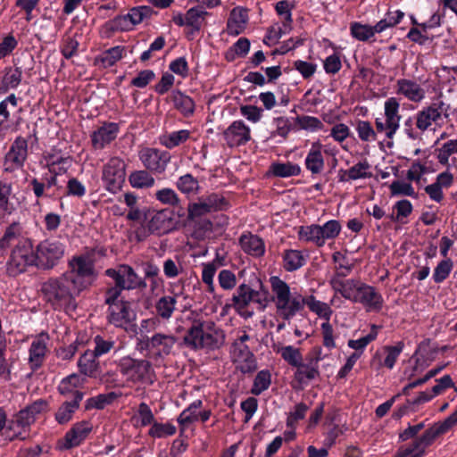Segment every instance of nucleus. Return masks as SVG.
Returning a JSON list of instances; mask_svg holds the SVG:
<instances>
[{"label":"nucleus","mask_w":457,"mask_h":457,"mask_svg":"<svg viewBox=\"0 0 457 457\" xmlns=\"http://www.w3.org/2000/svg\"><path fill=\"white\" fill-rule=\"evenodd\" d=\"M97 275L95 253L88 251L69 260L68 270L46 281L42 292L55 310L71 314L77 309L76 297L94 284Z\"/></svg>","instance_id":"f257e3e1"},{"label":"nucleus","mask_w":457,"mask_h":457,"mask_svg":"<svg viewBox=\"0 0 457 457\" xmlns=\"http://www.w3.org/2000/svg\"><path fill=\"white\" fill-rule=\"evenodd\" d=\"M270 286V301L273 303L277 315L284 320H292L305 307V296L294 291L280 277L271 276L269 279Z\"/></svg>","instance_id":"f03ea898"},{"label":"nucleus","mask_w":457,"mask_h":457,"mask_svg":"<svg viewBox=\"0 0 457 457\" xmlns=\"http://www.w3.org/2000/svg\"><path fill=\"white\" fill-rule=\"evenodd\" d=\"M185 345L193 349L209 351L220 348L225 343L223 329L214 321L195 320L184 337Z\"/></svg>","instance_id":"7ed1b4c3"},{"label":"nucleus","mask_w":457,"mask_h":457,"mask_svg":"<svg viewBox=\"0 0 457 457\" xmlns=\"http://www.w3.org/2000/svg\"><path fill=\"white\" fill-rule=\"evenodd\" d=\"M37 268L36 248L28 238H21L13 247L7 262V273L15 277L27 270L29 267Z\"/></svg>","instance_id":"20e7f679"},{"label":"nucleus","mask_w":457,"mask_h":457,"mask_svg":"<svg viewBox=\"0 0 457 457\" xmlns=\"http://www.w3.org/2000/svg\"><path fill=\"white\" fill-rule=\"evenodd\" d=\"M119 368L127 381L143 384H153L154 381V370L147 360L123 357L120 360Z\"/></svg>","instance_id":"39448f33"},{"label":"nucleus","mask_w":457,"mask_h":457,"mask_svg":"<svg viewBox=\"0 0 457 457\" xmlns=\"http://www.w3.org/2000/svg\"><path fill=\"white\" fill-rule=\"evenodd\" d=\"M400 101L391 96L384 103V112L375 119V126L378 133L392 139L400 129Z\"/></svg>","instance_id":"423d86ee"},{"label":"nucleus","mask_w":457,"mask_h":457,"mask_svg":"<svg viewBox=\"0 0 457 457\" xmlns=\"http://www.w3.org/2000/svg\"><path fill=\"white\" fill-rule=\"evenodd\" d=\"M232 305L237 311L245 310L251 303L257 305V309L264 311L269 303L268 292L262 283L259 288H253L245 283L238 286L232 298Z\"/></svg>","instance_id":"0eeeda50"},{"label":"nucleus","mask_w":457,"mask_h":457,"mask_svg":"<svg viewBox=\"0 0 457 457\" xmlns=\"http://www.w3.org/2000/svg\"><path fill=\"white\" fill-rule=\"evenodd\" d=\"M37 256V269L52 270L63 258L66 245L58 239L46 238L40 241L36 246Z\"/></svg>","instance_id":"6e6552de"},{"label":"nucleus","mask_w":457,"mask_h":457,"mask_svg":"<svg viewBox=\"0 0 457 457\" xmlns=\"http://www.w3.org/2000/svg\"><path fill=\"white\" fill-rule=\"evenodd\" d=\"M126 164L119 157H112L104 165L102 172V180L104 188L115 194L120 190L125 181Z\"/></svg>","instance_id":"1a4fd4ad"},{"label":"nucleus","mask_w":457,"mask_h":457,"mask_svg":"<svg viewBox=\"0 0 457 457\" xmlns=\"http://www.w3.org/2000/svg\"><path fill=\"white\" fill-rule=\"evenodd\" d=\"M229 208L226 198L218 193H212L206 196H202L197 202L188 205V218L193 220L208 213L225 211Z\"/></svg>","instance_id":"9d476101"},{"label":"nucleus","mask_w":457,"mask_h":457,"mask_svg":"<svg viewBox=\"0 0 457 457\" xmlns=\"http://www.w3.org/2000/svg\"><path fill=\"white\" fill-rule=\"evenodd\" d=\"M105 274L114 280V283L124 290L145 287L146 284L133 270L132 267L122 264L105 270Z\"/></svg>","instance_id":"9b49d317"},{"label":"nucleus","mask_w":457,"mask_h":457,"mask_svg":"<svg viewBox=\"0 0 457 457\" xmlns=\"http://www.w3.org/2000/svg\"><path fill=\"white\" fill-rule=\"evenodd\" d=\"M176 341V337L172 335L156 333L147 337L144 344L149 356L158 361L171 353Z\"/></svg>","instance_id":"f8f14e48"},{"label":"nucleus","mask_w":457,"mask_h":457,"mask_svg":"<svg viewBox=\"0 0 457 457\" xmlns=\"http://www.w3.org/2000/svg\"><path fill=\"white\" fill-rule=\"evenodd\" d=\"M448 106L442 101L432 103L427 107H423L416 113V124L418 129L424 133L428 129H432V126L442 120V115L446 112Z\"/></svg>","instance_id":"ddd939ff"},{"label":"nucleus","mask_w":457,"mask_h":457,"mask_svg":"<svg viewBox=\"0 0 457 457\" xmlns=\"http://www.w3.org/2000/svg\"><path fill=\"white\" fill-rule=\"evenodd\" d=\"M346 272H336L329 279V285L336 294H339L346 300L353 303L355 296L361 285V282L356 279H345L351 272L350 267H345Z\"/></svg>","instance_id":"4468645a"},{"label":"nucleus","mask_w":457,"mask_h":457,"mask_svg":"<svg viewBox=\"0 0 457 457\" xmlns=\"http://www.w3.org/2000/svg\"><path fill=\"white\" fill-rule=\"evenodd\" d=\"M146 228L149 233L162 236L175 228L173 213L168 209L153 212L147 217Z\"/></svg>","instance_id":"2eb2a0df"},{"label":"nucleus","mask_w":457,"mask_h":457,"mask_svg":"<svg viewBox=\"0 0 457 457\" xmlns=\"http://www.w3.org/2000/svg\"><path fill=\"white\" fill-rule=\"evenodd\" d=\"M28 155V142L19 137L12 144L5 154L4 167V171L12 172L23 167Z\"/></svg>","instance_id":"dca6fc26"},{"label":"nucleus","mask_w":457,"mask_h":457,"mask_svg":"<svg viewBox=\"0 0 457 457\" xmlns=\"http://www.w3.org/2000/svg\"><path fill=\"white\" fill-rule=\"evenodd\" d=\"M93 429L92 424L87 420H82L73 424L64 437L59 442L61 450H70L80 445Z\"/></svg>","instance_id":"f3484780"},{"label":"nucleus","mask_w":457,"mask_h":457,"mask_svg":"<svg viewBox=\"0 0 457 457\" xmlns=\"http://www.w3.org/2000/svg\"><path fill=\"white\" fill-rule=\"evenodd\" d=\"M136 318V313L128 301L112 304L108 308V321L117 328L128 329Z\"/></svg>","instance_id":"a211bd4d"},{"label":"nucleus","mask_w":457,"mask_h":457,"mask_svg":"<svg viewBox=\"0 0 457 457\" xmlns=\"http://www.w3.org/2000/svg\"><path fill=\"white\" fill-rule=\"evenodd\" d=\"M139 159L147 170L162 173L165 170L170 156L166 151L145 148L139 152Z\"/></svg>","instance_id":"6ab92c4d"},{"label":"nucleus","mask_w":457,"mask_h":457,"mask_svg":"<svg viewBox=\"0 0 457 457\" xmlns=\"http://www.w3.org/2000/svg\"><path fill=\"white\" fill-rule=\"evenodd\" d=\"M49 342V335L44 332L32 339L29 349V364L33 370L42 366L48 352Z\"/></svg>","instance_id":"aec40b11"},{"label":"nucleus","mask_w":457,"mask_h":457,"mask_svg":"<svg viewBox=\"0 0 457 457\" xmlns=\"http://www.w3.org/2000/svg\"><path fill=\"white\" fill-rule=\"evenodd\" d=\"M223 136L229 147L239 146L250 141L251 129L243 120H238L224 130Z\"/></svg>","instance_id":"412c9836"},{"label":"nucleus","mask_w":457,"mask_h":457,"mask_svg":"<svg viewBox=\"0 0 457 457\" xmlns=\"http://www.w3.org/2000/svg\"><path fill=\"white\" fill-rule=\"evenodd\" d=\"M46 167L51 174L55 176L64 174L72 164L70 155L64 154L61 150L52 149L43 156Z\"/></svg>","instance_id":"4be33fe9"},{"label":"nucleus","mask_w":457,"mask_h":457,"mask_svg":"<svg viewBox=\"0 0 457 457\" xmlns=\"http://www.w3.org/2000/svg\"><path fill=\"white\" fill-rule=\"evenodd\" d=\"M230 353L237 368L243 373L253 372L256 369L254 355L245 344L232 345Z\"/></svg>","instance_id":"5701e85b"},{"label":"nucleus","mask_w":457,"mask_h":457,"mask_svg":"<svg viewBox=\"0 0 457 457\" xmlns=\"http://www.w3.org/2000/svg\"><path fill=\"white\" fill-rule=\"evenodd\" d=\"M120 126L116 122H104L91 134L92 146L96 150L104 149L111 144L118 136Z\"/></svg>","instance_id":"b1692460"},{"label":"nucleus","mask_w":457,"mask_h":457,"mask_svg":"<svg viewBox=\"0 0 457 457\" xmlns=\"http://www.w3.org/2000/svg\"><path fill=\"white\" fill-rule=\"evenodd\" d=\"M353 303H361L367 312H378L382 308L383 298L373 287L361 283Z\"/></svg>","instance_id":"393cba45"},{"label":"nucleus","mask_w":457,"mask_h":457,"mask_svg":"<svg viewBox=\"0 0 457 457\" xmlns=\"http://www.w3.org/2000/svg\"><path fill=\"white\" fill-rule=\"evenodd\" d=\"M304 165L312 174H320L325 168L324 146L320 141L312 143L304 159Z\"/></svg>","instance_id":"a878e982"},{"label":"nucleus","mask_w":457,"mask_h":457,"mask_svg":"<svg viewBox=\"0 0 457 457\" xmlns=\"http://www.w3.org/2000/svg\"><path fill=\"white\" fill-rule=\"evenodd\" d=\"M435 439L436 438L426 430L411 445L400 448L397 453V457H422L425 454L427 447H428Z\"/></svg>","instance_id":"bb28decb"},{"label":"nucleus","mask_w":457,"mask_h":457,"mask_svg":"<svg viewBox=\"0 0 457 457\" xmlns=\"http://www.w3.org/2000/svg\"><path fill=\"white\" fill-rule=\"evenodd\" d=\"M396 93L414 103H420L426 96L425 89L416 81L408 79L396 81Z\"/></svg>","instance_id":"cd10ccee"},{"label":"nucleus","mask_w":457,"mask_h":457,"mask_svg":"<svg viewBox=\"0 0 457 457\" xmlns=\"http://www.w3.org/2000/svg\"><path fill=\"white\" fill-rule=\"evenodd\" d=\"M403 350V344L402 342L397 343L395 345H386L381 351L376 352L373 362L378 363L379 368L386 367L388 370H392Z\"/></svg>","instance_id":"c85d7f7f"},{"label":"nucleus","mask_w":457,"mask_h":457,"mask_svg":"<svg viewBox=\"0 0 457 457\" xmlns=\"http://www.w3.org/2000/svg\"><path fill=\"white\" fill-rule=\"evenodd\" d=\"M248 22V13L246 9L235 7L230 11L227 21V32L230 36H238L243 33Z\"/></svg>","instance_id":"c756f323"},{"label":"nucleus","mask_w":457,"mask_h":457,"mask_svg":"<svg viewBox=\"0 0 457 457\" xmlns=\"http://www.w3.org/2000/svg\"><path fill=\"white\" fill-rule=\"evenodd\" d=\"M239 245L245 253L253 257H261L265 253L264 242L257 235L243 234L239 238Z\"/></svg>","instance_id":"7c9ffc66"},{"label":"nucleus","mask_w":457,"mask_h":457,"mask_svg":"<svg viewBox=\"0 0 457 457\" xmlns=\"http://www.w3.org/2000/svg\"><path fill=\"white\" fill-rule=\"evenodd\" d=\"M96 356L90 350L86 351L78 360L79 375L86 378H96L99 370Z\"/></svg>","instance_id":"2f4dec72"},{"label":"nucleus","mask_w":457,"mask_h":457,"mask_svg":"<svg viewBox=\"0 0 457 457\" xmlns=\"http://www.w3.org/2000/svg\"><path fill=\"white\" fill-rule=\"evenodd\" d=\"M307 260V255L301 250L287 249L282 253V263L285 270L288 272L301 269Z\"/></svg>","instance_id":"473e14b6"},{"label":"nucleus","mask_w":457,"mask_h":457,"mask_svg":"<svg viewBox=\"0 0 457 457\" xmlns=\"http://www.w3.org/2000/svg\"><path fill=\"white\" fill-rule=\"evenodd\" d=\"M83 393H76L75 398L71 401L64 402L55 412V420L59 424H65L69 422L73 414L79 407V403L83 399Z\"/></svg>","instance_id":"72a5a7b5"},{"label":"nucleus","mask_w":457,"mask_h":457,"mask_svg":"<svg viewBox=\"0 0 457 457\" xmlns=\"http://www.w3.org/2000/svg\"><path fill=\"white\" fill-rule=\"evenodd\" d=\"M86 383V378L78 373H72L63 378L59 386L58 391L62 395L76 396V393H81L78 388L81 387Z\"/></svg>","instance_id":"f704fd0d"},{"label":"nucleus","mask_w":457,"mask_h":457,"mask_svg":"<svg viewBox=\"0 0 457 457\" xmlns=\"http://www.w3.org/2000/svg\"><path fill=\"white\" fill-rule=\"evenodd\" d=\"M295 368H296V370L294 373V379L301 386L306 385L309 381L320 376L319 367L310 361L303 363V361L300 365Z\"/></svg>","instance_id":"c9c22d12"},{"label":"nucleus","mask_w":457,"mask_h":457,"mask_svg":"<svg viewBox=\"0 0 457 457\" xmlns=\"http://www.w3.org/2000/svg\"><path fill=\"white\" fill-rule=\"evenodd\" d=\"M190 134L187 129L165 132L159 137V142L166 148L172 149L185 143L189 138Z\"/></svg>","instance_id":"e433bc0d"},{"label":"nucleus","mask_w":457,"mask_h":457,"mask_svg":"<svg viewBox=\"0 0 457 457\" xmlns=\"http://www.w3.org/2000/svg\"><path fill=\"white\" fill-rule=\"evenodd\" d=\"M176 297L171 295H163L155 302L154 309L158 317L164 320H169L176 310Z\"/></svg>","instance_id":"4c0bfd02"},{"label":"nucleus","mask_w":457,"mask_h":457,"mask_svg":"<svg viewBox=\"0 0 457 457\" xmlns=\"http://www.w3.org/2000/svg\"><path fill=\"white\" fill-rule=\"evenodd\" d=\"M269 171L275 177L289 178L298 176L301 173V167L290 162H277L270 164Z\"/></svg>","instance_id":"58836bf2"},{"label":"nucleus","mask_w":457,"mask_h":457,"mask_svg":"<svg viewBox=\"0 0 457 457\" xmlns=\"http://www.w3.org/2000/svg\"><path fill=\"white\" fill-rule=\"evenodd\" d=\"M171 99L175 108L184 116L188 117L194 113L195 102L190 96L177 90L172 92Z\"/></svg>","instance_id":"ea45409f"},{"label":"nucleus","mask_w":457,"mask_h":457,"mask_svg":"<svg viewBox=\"0 0 457 457\" xmlns=\"http://www.w3.org/2000/svg\"><path fill=\"white\" fill-rule=\"evenodd\" d=\"M124 53V46H116L103 52L96 61L104 68H109L117 63L123 57Z\"/></svg>","instance_id":"a19ab883"},{"label":"nucleus","mask_w":457,"mask_h":457,"mask_svg":"<svg viewBox=\"0 0 457 457\" xmlns=\"http://www.w3.org/2000/svg\"><path fill=\"white\" fill-rule=\"evenodd\" d=\"M305 306H308L310 311L320 318L324 319L325 322H329L333 312L328 303L317 300L314 295H311L305 296Z\"/></svg>","instance_id":"79ce46f5"},{"label":"nucleus","mask_w":457,"mask_h":457,"mask_svg":"<svg viewBox=\"0 0 457 457\" xmlns=\"http://www.w3.org/2000/svg\"><path fill=\"white\" fill-rule=\"evenodd\" d=\"M132 421L137 428L150 426L154 421V412L146 403H139L132 416Z\"/></svg>","instance_id":"37998d69"},{"label":"nucleus","mask_w":457,"mask_h":457,"mask_svg":"<svg viewBox=\"0 0 457 457\" xmlns=\"http://www.w3.org/2000/svg\"><path fill=\"white\" fill-rule=\"evenodd\" d=\"M121 395L120 393L109 392L106 394H99L94 397H90L86 401V409L102 410L107 405L112 403Z\"/></svg>","instance_id":"c03bdc74"},{"label":"nucleus","mask_w":457,"mask_h":457,"mask_svg":"<svg viewBox=\"0 0 457 457\" xmlns=\"http://www.w3.org/2000/svg\"><path fill=\"white\" fill-rule=\"evenodd\" d=\"M129 181L131 187L137 189L150 188L155 183L154 178L148 171L143 170L131 172Z\"/></svg>","instance_id":"a18cd8bd"},{"label":"nucleus","mask_w":457,"mask_h":457,"mask_svg":"<svg viewBox=\"0 0 457 457\" xmlns=\"http://www.w3.org/2000/svg\"><path fill=\"white\" fill-rule=\"evenodd\" d=\"M369 170L370 164L367 161L359 162L349 170L345 171V176H342L340 180L347 181L370 178L371 173L369 171Z\"/></svg>","instance_id":"49530a36"},{"label":"nucleus","mask_w":457,"mask_h":457,"mask_svg":"<svg viewBox=\"0 0 457 457\" xmlns=\"http://www.w3.org/2000/svg\"><path fill=\"white\" fill-rule=\"evenodd\" d=\"M277 353L280 354L281 358L292 367L301 364L303 361L302 352L299 348L294 345H283L278 348Z\"/></svg>","instance_id":"de8ad7c7"},{"label":"nucleus","mask_w":457,"mask_h":457,"mask_svg":"<svg viewBox=\"0 0 457 457\" xmlns=\"http://www.w3.org/2000/svg\"><path fill=\"white\" fill-rule=\"evenodd\" d=\"M22 70L20 67L9 69L6 71L1 82V89L7 92L10 89H15L21 82Z\"/></svg>","instance_id":"09e8293b"},{"label":"nucleus","mask_w":457,"mask_h":457,"mask_svg":"<svg viewBox=\"0 0 457 457\" xmlns=\"http://www.w3.org/2000/svg\"><path fill=\"white\" fill-rule=\"evenodd\" d=\"M291 29L292 25L284 22L274 24L269 29L263 42L269 46L275 45L282 36L289 33Z\"/></svg>","instance_id":"8fccbe9b"},{"label":"nucleus","mask_w":457,"mask_h":457,"mask_svg":"<svg viewBox=\"0 0 457 457\" xmlns=\"http://www.w3.org/2000/svg\"><path fill=\"white\" fill-rule=\"evenodd\" d=\"M202 400H195L179 416L178 422L181 425L190 424L199 420L198 411L202 407Z\"/></svg>","instance_id":"3c124183"},{"label":"nucleus","mask_w":457,"mask_h":457,"mask_svg":"<svg viewBox=\"0 0 457 457\" xmlns=\"http://www.w3.org/2000/svg\"><path fill=\"white\" fill-rule=\"evenodd\" d=\"M298 237L300 240L312 242L318 246H322L320 235V225L312 224L309 226H302L298 230Z\"/></svg>","instance_id":"603ef678"},{"label":"nucleus","mask_w":457,"mask_h":457,"mask_svg":"<svg viewBox=\"0 0 457 457\" xmlns=\"http://www.w3.org/2000/svg\"><path fill=\"white\" fill-rule=\"evenodd\" d=\"M28 436L27 429L21 428V424L14 418L8 422L7 427L3 432L4 440L12 441L14 439H25Z\"/></svg>","instance_id":"864d4df0"},{"label":"nucleus","mask_w":457,"mask_h":457,"mask_svg":"<svg viewBox=\"0 0 457 457\" xmlns=\"http://www.w3.org/2000/svg\"><path fill=\"white\" fill-rule=\"evenodd\" d=\"M148 435L153 438H163L173 436L177 429L171 423H159L155 420L150 425Z\"/></svg>","instance_id":"5fc2aeb1"},{"label":"nucleus","mask_w":457,"mask_h":457,"mask_svg":"<svg viewBox=\"0 0 457 457\" xmlns=\"http://www.w3.org/2000/svg\"><path fill=\"white\" fill-rule=\"evenodd\" d=\"M341 229L342 227L340 222L337 220H330L322 226L320 225V235L322 246L325 245L327 240L336 238L339 235Z\"/></svg>","instance_id":"6e6d98bb"},{"label":"nucleus","mask_w":457,"mask_h":457,"mask_svg":"<svg viewBox=\"0 0 457 457\" xmlns=\"http://www.w3.org/2000/svg\"><path fill=\"white\" fill-rule=\"evenodd\" d=\"M208 12L203 7H192L186 12L187 27L199 30Z\"/></svg>","instance_id":"4d7b16f0"},{"label":"nucleus","mask_w":457,"mask_h":457,"mask_svg":"<svg viewBox=\"0 0 457 457\" xmlns=\"http://www.w3.org/2000/svg\"><path fill=\"white\" fill-rule=\"evenodd\" d=\"M378 333V327L376 325H372L370 328V332L359 339H351L348 341L347 345L355 350L356 352L363 353L366 346L372 341H374Z\"/></svg>","instance_id":"13d9d810"},{"label":"nucleus","mask_w":457,"mask_h":457,"mask_svg":"<svg viewBox=\"0 0 457 457\" xmlns=\"http://www.w3.org/2000/svg\"><path fill=\"white\" fill-rule=\"evenodd\" d=\"M453 268V262L451 259L445 258L442 260L434 270L433 280L437 284L444 282L451 274Z\"/></svg>","instance_id":"bf43d9fd"},{"label":"nucleus","mask_w":457,"mask_h":457,"mask_svg":"<svg viewBox=\"0 0 457 457\" xmlns=\"http://www.w3.org/2000/svg\"><path fill=\"white\" fill-rule=\"evenodd\" d=\"M355 130L359 138L363 142H373L377 139V129L375 130L370 122L367 120H358Z\"/></svg>","instance_id":"052dcab7"},{"label":"nucleus","mask_w":457,"mask_h":457,"mask_svg":"<svg viewBox=\"0 0 457 457\" xmlns=\"http://www.w3.org/2000/svg\"><path fill=\"white\" fill-rule=\"evenodd\" d=\"M350 31L353 37L359 41H367L375 35L372 26L360 22H353Z\"/></svg>","instance_id":"680f3d73"},{"label":"nucleus","mask_w":457,"mask_h":457,"mask_svg":"<svg viewBox=\"0 0 457 457\" xmlns=\"http://www.w3.org/2000/svg\"><path fill=\"white\" fill-rule=\"evenodd\" d=\"M457 423V410L452 413L444 421L434 424L427 430L436 438L438 436L447 432L453 425Z\"/></svg>","instance_id":"e2e57ef3"},{"label":"nucleus","mask_w":457,"mask_h":457,"mask_svg":"<svg viewBox=\"0 0 457 457\" xmlns=\"http://www.w3.org/2000/svg\"><path fill=\"white\" fill-rule=\"evenodd\" d=\"M271 383V376L269 370H261L257 373L252 393L254 395H259L265 390H267Z\"/></svg>","instance_id":"0e129e2a"},{"label":"nucleus","mask_w":457,"mask_h":457,"mask_svg":"<svg viewBox=\"0 0 457 457\" xmlns=\"http://www.w3.org/2000/svg\"><path fill=\"white\" fill-rule=\"evenodd\" d=\"M308 409L309 407L303 403L295 404L294 409L287 414V427L288 428H295L297 422L305 417Z\"/></svg>","instance_id":"69168bd1"},{"label":"nucleus","mask_w":457,"mask_h":457,"mask_svg":"<svg viewBox=\"0 0 457 457\" xmlns=\"http://www.w3.org/2000/svg\"><path fill=\"white\" fill-rule=\"evenodd\" d=\"M155 199L162 204L176 206L179 204L178 194L170 187L159 189L154 194Z\"/></svg>","instance_id":"338daca9"},{"label":"nucleus","mask_w":457,"mask_h":457,"mask_svg":"<svg viewBox=\"0 0 457 457\" xmlns=\"http://www.w3.org/2000/svg\"><path fill=\"white\" fill-rule=\"evenodd\" d=\"M177 187L184 194H193L198 190L199 185L191 174H186L179 179Z\"/></svg>","instance_id":"774afa93"}]
</instances>
